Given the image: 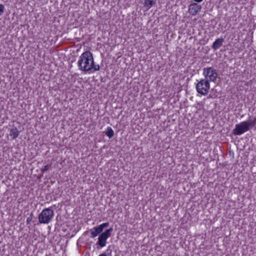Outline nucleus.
Listing matches in <instances>:
<instances>
[{
	"mask_svg": "<svg viewBox=\"0 0 256 256\" xmlns=\"http://www.w3.org/2000/svg\"><path fill=\"white\" fill-rule=\"evenodd\" d=\"M78 66L80 70L85 72L91 70H93V72L98 71L100 68L98 64H94L93 55L88 50L81 54L78 62Z\"/></svg>",
	"mask_w": 256,
	"mask_h": 256,
	"instance_id": "1",
	"label": "nucleus"
},
{
	"mask_svg": "<svg viewBox=\"0 0 256 256\" xmlns=\"http://www.w3.org/2000/svg\"><path fill=\"white\" fill-rule=\"evenodd\" d=\"M256 125V118L252 120L244 121L236 125V128L232 130V134L235 136L240 135Z\"/></svg>",
	"mask_w": 256,
	"mask_h": 256,
	"instance_id": "2",
	"label": "nucleus"
},
{
	"mask_svg": "<svg viewBox=\"0 0 256 256\" xmlns=\"http://www.w3.org/2000/svg\"><path fill=\"white\" fill-rule=\"evenodd\" d=\"M52 207L46 208L38 215V222L40 224H48L54 216V212Z\"/></svg>",
	"mask_w": 256,
	"mask_h": 256,
	"instance_id": "3",
	"label": "nucleus"
},
{
	"mask_svg": "<svg viewBox=\"0 0 256 256\" xmlns=\"http://www.w3.org/2000/svg\"><path fill=\"white\" fill-rule=\"evenodd\" d=\"M196 89L198 92L202 95H206L210 89V82L208 80H201L196 84Z\"/></svg>",
	"mask_w": 256,
	"mask_h": 256,
	"instance_id": "4",
	"label": "nucleus"
},
{
	"mask_svg": "<svg viewBox=\"0 0 256 256\" xmlns=\"http://www.w3.org/2000/svg\"><path fill=\"white\" fill-rule=\"evenodd\" d=\"M112 231L113 228H110L104 232L100 234L98 238V241L96 244L100 246V248L104 246L106 244V240L111 236Z\"/></svg>",
	"mask_w": 256,
	"mask_h": 256,
	"instance_id": "5",
	"label": "nucleus"
},
{
	"mask_svg": "<svg viewBox=\"0 0 256 256\" xmlns=\"http://www.w3.org/2000/svg\"><path fill=\"white\" fill-rule=\"evenodd\" d=\"M203 74L205 76L206 80L208 81L214 82L218 76L216 70L212 67L204 68L203 69Z\"/></svg>",
	"mask_w": 256,
	"mask_h": 256,
	"instance_id": "6",
	"label": "nucleus"
},
{
	"mask_svg": "<svg viewBox=\"0 0 256 256\" xmlns=\"http://www.w3.org/2000/svg\"><path fill=\"white\" fill-rule=\"evenodd\" d=\"M201 9L202 6L194 2L189 5L188 12L192 16H196Z\"/></svg>",
	"mask_w": 256,
	"mask_h": 256,
	"instance_id": "7",
	"label": "nucleus"
},
{
	"mask_svg": "<svg viewBox=\"0 0 256 256\" xmlns=\"http://www.w3.org/2000/svg\"><path fill=\"white\" fill-rule=\"evenodd\" d=\"M91 234L90 237L94 238L96 237L98 234L102 233V229L98 226H95L90 230Z\"/></svg>",
	"mask_w": 256,
	"mask_h": 256,
	"instance_id": "8",
	"label": "nucleus"
},
{
	"mask_svg": "<svg viewBox=\"0 0 256 256\" xmlns=\"http://www.w3.org/2000/svg\"><path fill=\"white\" fill-rule=\"evenodd\" d=\"M224 42V39L222 38H220L216 39L213 43L212 48L214 50H218L219 48L222 45V43Z\"/></svg>",
	"mask_w": 256,
	"mask_h": 256,
	"instance_id": "9",
	"label": "nucleus"
},
{
	"mask_svg": "<svg viewBox=\"0 0 256 256\" xmlns=\"http://www.w3.org/2000/svg\"><path fill=\"white\" fill-rule=\"evenodd\" d=\"M20 132L16 128H12L10 132V136L12 137V140L16 139L17 137H18Z\"/></svg>",
	"mask_w": 256,
	"mask_h": 256,
	"instance_id": "10",
	"label": "nucleus"
},
{
	"mask_svg": "<svg viewBox=\"0 0 256 256\" xmlns=\"http://www.w3.org/2000/svg\"><path fill=\"white\" fill-rule=\"evenodd\" d=\"M156 0H144V6L149 9L156 3Z\"/></svg>",
	"mask_w": 256,
	"mask_h": 256,
	"instance_id": "11",
	"label": "nucleus"
},
{
	"mask_svg": "<svg viewBox=\"0 0 256 256\" xmlns=\"http://www.w3.org/2000/svg\"><path fill=\"white\" fill-rule=\"evenodd\" d=\"M110 138H111L114 136V132L112 128L108 127L104 132Z\"/></svg>",
	"mask_w": 256,
	"mask_h": 256,
	"instance_id": "12",
	"label": "nucleus"
},
{
	"mask_svg": "<svg viewBox=\"0 0 256 256\" xmlns=\"http://www.w3.org/2000/svg\"><path fill=\"white\" fill-rule=\"evenodd\" d=\"M108 226H109L108 222H105V223H103V224L99 225L98 226L100 228V229H102V230L103 231L104 229L105 228L108 227Z\"/></svg>",
	"mask_w": 256,
	"mask_h": 256,
	"instance_id": "13",
	"label": "nucleus"
},
{
	"mask_svg": "<svg viewBox=\"0 0 256 256\" xmlns=\"http://www.w3.org/2000/svg\"><path fill=\"white\" fill-rule=\"evenodd\" d=\"M33 218V214L32 213L30 214V216L27 218L26 220V224H29L32 222Z\"/></svg>",
	"mask_w": 256,
	"mask_h": 256,
	"instance_id": "14",
	"label": "nucleus"
},
{
	"mask_svg": "<svg viewBox=\"0 0 256 256\" xmlns=\"http://www.w3.org/2000/svg\"><path fill=\"white\" fill-rule=\"evenodd\" d=\"M4 12V4H0V16Z\"/></svg>",
	"mask_w": 256,
	"mask_h": 256,
	"instance_id": "15",
	"label": "nucleus"
},
{
	"mask_svg": "<svg viewBox=\"0 0 256 256\" xmlns=\"http://www.w3.org/2000/svg\"><path fill=\"white\" fill-rule=\"evenodd\" d=\"M110 246H109L108 248V249L106 250V255L108 256H111V254H112V250L110 248Z\"/></svg>",
	"mask_w": 256,
	"mask_h": 256,
	"instance_id": "16",
	"label": "nucleus"
},
{
	"mask_svg": "<svg viewBox=\"0 0 256 256\" xmlns=\"http://www.w3.org/2000/svg\"><path fill=\"white\" fill-rule=\"evenodd\" d=\"M48 168H49V166L48 165H46L44 166V168H42L41 170V172H42L43 174L45 172H46V170H48Z\"/></svg>",
	"mask_w": 256,
	"mask_h": 256,
	"instance_id": "17",
	"label": "nucleus"
},
{
	"mask_svg": "<svg viewBox=\"0 0 256 256\" xmlns=\"http://www.w3.org/2000/svg\"><path fill=\"white\" fill-rule=\"evenodd\" d=\"M194 2H202L203 0H194Z\"/></svg>",
	"mask_w": 256,
	"mask_h": 256,
	"instance_id": "18",
	"label": "nucleus"
},
{
	"mask_svg": "<svg viewBox=\"0 0 256 256\" xmlns=\"http://www.w3.org/2000/svg\"><path fill=\"white\" fill-rule=\"evenodd\" d=\"M98 256H107L105 253L102 254H100Z\"/></svg>",
	"mask_w": 256,
	"mask_h": 256,
	"instance_id": "19",
	"label": "nucleus"
}]
</instances>
